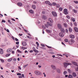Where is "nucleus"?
<instances>
[{"mask_svg":"<svg viewBox=\"0 0 78 78\" xmlns=\"http://www.w3.org/2000/svg\"><path fill=\"white\" fill-rule=\"evenodd\" d=\"M66 33H68V30L66 29Z\"/></svg>","mask_w":78,"mask_h":78,"instance_id":"62","label":"nucleus"},{"mask_svg":"<svg viewBox=\"0 0 78 78\" xmlns=\"http://www.w3.org/2000/svg\"><path fill=\"white\" fill-rule=\"evenodd\" d=\"M32 49H33L34 51H35L36 50V48L34 47H33L32 48Z\"/></svg>","mask_w":78,"mask_h":78,"instance_id":"52","label":"nucleus"},{"mask_svg":"<svg viewBox=\"0 0 78 78\" xmlns=\"http://www.w3.org/2000/svg\"><path fill=\"white\" fill-rule=\"evenodd\" d=\"M69 32H70V33H71V32H72V28L69 27Z\"/></svg>","mask_w":78,"mask_h":78,"instance_id":"27","label":"nucleus"},{"mask_svg":"<svg viewBox=\"0 0 78 78\" xmlns=\"http://www.w3.org/2000/svg\"><path fill=\"white\" fill-rule=\"evenodd\" d=\"M12 38L13 40H14V39H15V38L13 36H12Z\"/></svg>","mask_w":78,"mask_h":78,"instance_id":"60","label":"nucleus"},{"mask_svg":"<svg viewBox=\"0 0 78 78\" xmlns=\"http://www.w3.org/2000/svg\"><path fill=\"white\" fill-rule=\"evenodd\" d=\"M63 26L65 28H67V24L66 23H63Z\"/></svg>","mask_w":78,"mask_h":78,"instance_id":"14","label":"nucleus"},{"mask_svg":"<svg viewBox=\"0 0 78 78\" xmlns=\"http://www.w3.org/2000/svg\"><path fill=\"white\" fill-rule=\"evenodd\" d=\"M8 22H9L10 24L11 23V21L9 20H8Z\"/></svg>","mask_w":78,"mask_h":78,"instance_id":"54","label":"nucleus"},{"mask_svg":"<svg viewBox=\"0 0 78 78\" xmlns=\"http://www.w3.org/2000/svg\"><path fill=\"white\" fill-rule=\"evenodd\" d=\"M59 35L60 37H64V34H63L62 33H60Z\"/></svg>","mask_w":78,"mask_h":78,"instance_id":"12","label":"nucleus"},{"mask_svg":"<svg viewBox=\"0 0 78 78\" xmlns=\"http://www.w3.org/2000/svg\"><path fill=\"white\" fill-rule=\"evenodd\" d=\"M42 14H44L45 13V11H43L42 12Z\"/></svg>","mask_w":78,"mask_h":78,"instance_id":"58","label":"nucleus"},{"mask_svg":"<svg viewBox=\"0 0 78 78\" xmlns=\"http://www.w3.org/2000/svg\"><path fill=\"white\" fill-rule=\"evenodd\" d=\"M74 30L76 32H78V29L77 27H74Z\"/></svg>","mask_w":78,"mask_h":78,"instance_id":"17","label":"nucleus"},{"mask_svg":"<svg viewBox=\"0 0 78 78\" xmlns=\"http://www.w3.org/2000/svg\"><path fill=\"white\" fill-rule=\"evenodd\" d=\"M22 45L23 46H26L27 45V43L25 41H23V42L22 43Z\"/></svg>","mask_w":78,"mask_h":78,"instance_id":"9","label":"nucleus"},{"mask_svg":"<svg viewBox=\"0 0 78 78\" xmlns=\"http://www.w3.org/2000/svg\"><path fill=\"white\" fill-rule=\"evenodd\" d=\"M1 50L0 51V54L1 55L3 54V50L2 48L0 49Z\"/></svg>","mask_w":78,"mask_h":78,"instance_id":"10","label":"nucleus"},{"mask_svg":"<svg viewBox=\"0 0 78 78\" xmlns=\"http://www.w3.org/2000/svg\"><path fill=\"white\" fill-rule=\"evenodd\" d=\"M12 58H10L9 59H8L7 60V61L8 62H11V61H12Z\"/></svg>","mask_w":78,"mask_h":78,"instance_id":"21","label":"nucleus"},{"mask_svg":"<svg viewBox=\"0 0 78 78\" xmlns=\"http://www.w3.org/2000/svg\"><path fill=\"white\" fill-rule=\"evenodd\" d=\"M18 78H22V76H18Z\"/></svg>","mask_w":78,"mask_h":78,"instance_id":"61","label":"nucleus"},{"mask_svg":"<svg viewBox=\"0 0 78 78\" xmlns=\"http://www.w3.org/2000/svg\"><path fill=\"white\" fill-rule=\"evenodd\" d=\"M63 64L65 67H67V63L65 62Z\"/></svg>","mask_w":78,"mask_h":78,"instance_id":"15","label":"nucleus"},{"mask_svg":"<svg viewBox=\"0 0 78 78\" xmlns=\"http://www.w3.org/2000/svg\"><path fill=\"white\" fill-rule=\"evenodd\" d=\"M32 8L33 9H36V6L34 5H32Z\"/></svg>","mask_w":78,"mask_h":78,"instance_id":"28","label":"nucleus"},{"mask_svg":"<svg viewBox=\"0 0 78 78\" xmlns=\"http://www.w3.org/2000/svg\"><path fill=\"white\" fill-rule=\"evenodd\" d=\"M52 13L53 16H54L55 17L57 16V14L55 12H52Z\"/></svg>","mask_w":78,"mask_h":78,"instance_id":"6","label":"nucleus"},{"mask_svg":"<svg viewBox=\"0 0 78 78\" xmlns=\"http://www.w3.org/2000/svg\"><path fill=\"white\" fill-rule=\"evenodd\" d=\"M59 10L60 11H62V10L63 9L62 7H60L59 9Z\"/></svg>","mask_w":78,"mask_h":78,"instance_id":"29","label":"nucleus"},{"mask_svg":"<svg viewBox=\"0 0 78 78\" xmlns=\"http://www.w3.org/2000/svg\"><path fill=\"white\" fill-rule=\"evenodd\" d=\"M51 67L52 68V69H53L54 70H56V68L55 66H54V65H51Z\"/></svg>","mask_w":78,"mask_h":78,"instance_id":"11","label":"nucleus"},{"mask_svg":"<svg viewBox=\"0 0 78 78\" xmlns=\"http://www.w3.org/2000/svg\"><path fill=\"white\" fill-rule=\"evenodd\" d=\"M18 69L19 70H22V68L20 67V66H18Z\"/></svg>","mask_w":78,"mask_h":78,"instance_id":"49","label":"nucleus"},{"mask_svg":"<svg viewBox=\"0 0 78 78\" xmlns=\"http://www.w3.org/2000/svg\"><path fill=\"white\" fill-rule=\"evenodd\" d=\"M42 27L43 29H45V26H42Z\"/></svg>","mask_w":78,"mask_h":78,"instance_id":"59","label":"nucleus"},{"mask_svg":"<svg viewBox=\"0 0 78 78\" xmlns=\"http://www.w3.org/2000/svg\"><path fill=\"white\" fill-rule=\"evenodd\" d=\"M68 77L69 78H73V76L71 75H69L68 76Z\"/></svg>","mask_w":78,"mask_h":78,"instance_id":"34","label":"nucleus"},{"mask_svg":"<svg viewBox=\"0 0 78 78\" xmlns=\"http://www.w3.org/2000/svg\"><path fill=\"white\" fill-rule=\"evenodd\" d=\"M34 51L35 53H38V52H39V51L36 49Z\"/></svg>","mask_w":78,"mask_h":78,"instance_id":"44","label":"nucleus"},{"mask_svg":"<svg viewBox=\"0 0 78 78\" xmlns=\"http://www.w3.org/2000/svg\"><path fill=\"white\" fill-rule=\"evenodd\" d=\"M66 17L67 19H70V16H69V15L66 16Z\"/></svg>","mask_w":78,"mask_h":78,"instance_id":"41","label":"nucleus"},{"mask_svg":"<svg viewBox=\"0 0 78 78\" xmlns=\"http://www.w3.org/2000/svg\"><path fill=\"white\" fill-rule=\"evenodd\" d=\"M48 20L49 22H51V23H53V20H52L51 18H49Z\"/></svg>","mask_w":78,"mask_h":78,"instance_id":"23","label":"nucleus"},{"mask_svg":"<svg viewBox=\"0 0 78 78\" xmlns=\"http://www.w3.org/2000/svg\"><path fill=\"white\" fill-rule=\"evenodd\" d=\"M36 44L37 45V47H38L39 46V44L38 43V42H36Z\"/></svg>","mask_w":78,"mask_h":78,"instance_id":"38","label":"nucleus"},{"mask_svg":"<svg viewBox=\"0 0 78 78\" xmlns=\"http://www.w3.org/2000/svg\"><path fill=\"white\" fill-rule=\"evenodd\" d=\"M45 27H47V28H48V25H47V24H45Z\"/></svg>","mask_w":78,"mask_h":78,"instance_id":"53","label":"nucleus"},{"mask_svg":"<svg viewBox=\"0 0 78 78\" xmlns=\"http://www.w3.org/2000/svg\"><path fill=\"white\" fill-rule=\"evenodd\" d=\"M64 13L65 14L67 15L69 14V13L67 12V9H64Z\"/></svg>","mask_w":78,"mask_h":78,"instance_id":"4","label":"nucleus"},{"mask_svg":"<svg viewBox=\"0 0 78 78\" xmlns=\"http://www.w3.org/2000/svg\"><path fill=\"white\" fill-rule=\"evenodd\" d=\"M42 18L43 19H46L47 17L44 15H43L42 16Z\"/></svg>","mask_w":78,"mask_h":78,"instance_id":"25","label":"nucleus"},{"mask_svg":"<svg viewBox=\"0 0 78 78\" xmlns=\"http://www.w3.org/2000/svg\"><path fill=\"white\" fill-rule=\"evenodd\" d=\"M0 60L2 63H4L5 62V61L3 59L0 58Z\"/></svg>","mask_w":78,"mask_h":78,"instance_id":"31","label":"nucleus"},{"mask_svg":"<svg viewBox=\"0 0 78 78\" xmlns=\"http://www.w3.org/2000/svg\"><path fill=\"white\" fill-rule=\"evenodd\" d=\"M60 29H61V32H62V33H64V32H65V30H64V29L62 28Z\"/></svg>","mask_w":78,"mask_h":78,"instance_id":"16","label":"nucleus"},{"mask_svg":"<svg viewBox=\"0 0 78 78\" xmlns=\"http://www.w3.org/2000/svg\"><path fill=\"white\" fill-rule=\"evenodd\" d=\"M28 64H27L26 65H24L23 66V68H25L27 66H28Z\"/></svg>","mask_w":78,"mask_h":78,"instance_id":"37","label":"nucleus"},{"mask_svg":"<svg viewBox=\"0 0 78 78\" xmlns=\"http://www.w3.org/2000/svg\"><path fill=\"white\" fill-rule=\"evenodd\" d=\"M10 55V54H8L5 55V56L6 57H8V56H9Z\"/></svg>","mask_w":78,"mask_h":78,"instance_id":"35","label":"nucleus"},{"mask_svg":"<svg viewBox=\"0 0 78 78\" xmlns=\"http://www.w3.org/2000/svg\"><path fill=\"white\" fill-rule=\"evenodd\" d=\"M47 24L48 25H49V26H50V27H51V26H52V24H51V23H49L48 22L47 23Z\"/></svg>","mask_w":78,"mask_h":78,"instance_id":"22","label":"nucleus"},{"mask_svg":"<svg viewBox=\"0 0 78 78\" xmlns=\"http://www.w3.org/2000/svg\"><path fill=\"white\" fill-rule=\"evenodd\" d=\"M70 38H71V39H73L75 38V36L73 35H71L70 36Z\"/></svg>","mask_w":78,"mask_h":78,"instance_id":"19","label":"nucleus"},{"mask_svg":"<svg viewBox=\"0 0 78 78\" xmlns=\"http://www.w3.org/2000/svg\"><path fill=\"white\" fill-rule=\"evenodd\" d=\"M67 72L66 71H64L63 72V74L64 75H67Z\"/></svg>","mask_w":78,"mask_h":78,"instance_id":"33","label":"nucleus"},{"mask_svg":"<svg viewBox=\"0 0 78 78\" xmlns=\"http://www.w3.org/2000/svg\"><path fill=\"white\" fill-rule=\"evenodd\" d=\"M46 31H47V32H48V33H50L51 31L50 30H46Z\"/></svg>","mask_w":78,"mask_h":78,"instance_id":"40","label":"nucleus"},{"mask_svg":"<svg viewBox=\"0 0 78 78\" xmlns=\"http://www.w3.org/2000/svg\"><path fill=\"white\" fill-rule=\"evenodd\" d=\"M74 3H76V4L78 3V2L76 1H74Z\"/></svg>","mask_w":78,"mask_h":78,"instance_id":"46","label":"nucleus"},{"mask_svg":"<svg viewBox=\"0 0 78 78\" xmlns=\"http://www.w3.org/2000/svg\"><path fill=\"white\" fill-rule=\"evenodd\" d=\"M29 12H30V13H31V14H33V13L34 12H33V11L32 10H29Z\"/></svg>","mask_w":78,"mask_h":78,"instance_id":"30","label":"nucleus"},{"mask_svg":"<svg viewBox=\"0 0 78 78\" xmlns=\"http://www.w3.org/2000/svg\"><path fill=\"white\" fill-rule=\"evenodd\" d=\"M71 20H72L73 22H75V18H72L71 19Z\"/></svg>","mask_w":78,"mask_h":78,"instance_id":"36","label":"nucleus"},{"mask_svg":"<svg viewBox=\"0 0 78 78\" xmlns=\"http://www.w3.org/2000/svg\"><path fill=\"white\" fill-rule=\"evenodd\" d=\"M56 71L57 73H61V70H60V69H59V68H57L56 69Z\"/></svg>","mask_w":78,"mask_h":78,"instance_id":"7","label":"nucleus"},{"mask_svg":"<svg viewBox=\"0 0 78 78\" xmlns=\"http://www.w3.org/2000/svg\"><path fill=\"white\" fill-rule=\"evenodd\" d=\"M45 3L46 4H48L50 6H52V4L50 3V2L47 1L45 2Z\"/></svg>","mask_w":78,"mask_h":78,"instance_id":"5","label":"nucleus"},{"mask_svg":"<svg viewBox=\"0 0 78 78\" xmlns=\"http://www.w3.org/2000/svg\"><path fill=\"white\" fill-rule=\"evenodd\" d=\"M17 5L19 6H21L22 5V4L20 2H19L17 3Z\"/></svg>","mask_w":78,"mask_h":78,"instance_id":"20","label":"nucleus"},{"mask_svg":"<svg viewBox=\"0 0 78 78\" xmlns=\"http://www.w3.org/2000/svg\"><path fill=\"white\" fill-rule=\"evenodd\" d=\"M53 5H54V6H55V5H56V3L55 2H53L52 4Z\"/></svg>","mask_w":78,"mask_h":78,"instance_id":"45","label":"nucleus"},{"mask_svg":"<svg viewBox=\"0 0 78 78\" xmlns=\"http://www.w3.org/2000/svg\"><path fill=\"white\" fill-rule=\"evenodd\" d=\"M13 61H16V58H14L13 59Z\"/></svg>","mask_w":78,"mask_h":78,"instance_id":"63","label":"nucleus"},{"mask_svg":"<svg viewBox=\"0 0 78 78\" xmlns=\"http://www.w3.org/2000/svg\"><path fill=\"white\" fill-rule=\"evenodd\" d=\"M56 6L57 8H59L60 7V5H59V4H57L56 5Z\"/></svg>","mask_w":78,"mask_h":78,"instance_id":"32","label":"nucleus"},{"mask_svg":"<svg viewBox=\"0 0 78 78\" xmlns=\"http://www.w3.org/2000/svg\"><path fill=\"white\" fill-rule=\"evenodd\" d=\"M59 29H61L62 28V26L60 24H58L57 25Z\"/></svg>","mask_w":78,"mask_h":78,"instance_id":"8","label":"nucleus"},{"mask_svg":"<svg viewBox=\"0 0 78 78\" xmlns=\"http://www.w3.org/2000/svg\"><path fill=\"white\" fill-rule=\"evenodd\" d=\"M17 75H21L22 74L21 73H18L17 74Z\"/></svg>","mask_w":78,"mask_h":78,"instance_id":"51","label":"nucleus"},{"mask_svg":"<svg viewBox=\"0 0 78 78\" xmlns=\"http://www.w3.org/2000/svg\"><path fill=\"white\" fill-rule=\"evenodd\" d=\"M11 20H12L13 21H16V20L13 18Z\"/></svg>","mask_w":78,"mask_h":78,"instance_id":"64","label":"nucleus"},{"mask_svg":"<svg viewBox=\"0 0 78 78\" xmlns=\"http://www.w3.org/2000/svg\"><path fill=\"white\" fill-rule=\"evenodd\" d=\"M15 40L16 41H19V39H17V38H15Z\"/></svg>","mask_w":78,"mask_h":78,"instance_id":"57","label":"nucleus"},{"mask_svg":"<svg viewBox=\"0 0 78 78\" xmlns=\"http://www.w3.org/2000/svg\"><path fill=\"white\" fill-rule=\"evenodd\" d=\"M75 42V41L73 39H71L70 41H69V43L70 45H72L73 44V43Z\"/></svg>","mask_w":78,"mask_h":78,"instance_id":"3","label":"nucleus"},{"mask_svg":"<svg viewBox=\"0 0 78 78\" xmlns=\"http://www.w3.org/2000/svg\"><path fill=\"white\" fill-rule=\"evenodd\" d=\"M2 22H4V23H5V21L3 20H2Z\"/></svg>","mask_w":78,"mask_h":78,"instance_id":"55","label":"nucleus"},{"mask_svg":"<svg viewBox=\"0 0 78 78\" xmlns=\"http://www.w3.org/2000/svg\"><path fill=\"white\" fill-rule=\"evenodd\" d=\"M5 66L7 67H10V65L9 63H7L5 65Z\"/></svg>","mask_w":78,"mask_h":78,"instance_id":"24","label":"nucleus"},{"mask_svg":"<svg viewBox=\"0 0 78 78\" xmlns=\"http://www.w3.org/2000/svg\"><path fill=\"white\" fill-rule=\"evenodd\" d=\"M70 25L71 27H72V26H73V24H72V23H70Z\"/></svg>","mask_w":78,"mask_h":78,"instance_id":"56","label":"nucleus"},{"mask_svg":"<svg viewBox=\"0 0 78 78\" xmlns=\"http://www.w3.org/2000/svg\"><path fill=\"white\" fill-rule=\"evenodd\" d=\"M74 24L75 25V26H76L77 25V24L76 23V22L74 23Z\"/></svg>","mask_w":78,"mask_h":78,"instance_id":"47","label":"nucleus"},{"mask_svg":"<svg viewBox=\"0 0 78 78\" xmlns=\"http://www.w3.org/2000/svg\"><path fill=\"white\" fill-rule=\"evenodd\" d=\"M73 11L75 13H76V12H77L76 10H75V9H73Z\"/></svg>","mask_w":78,"mask_h":78,"instance_id":"39","label":"nucleus"},{"mask_svg":"<svg viewBox=\"0 0 78 78\" xmlns=\"http://www.w3.org/2000/svg\"><path fill=\"white\" fill-rule=\"evenodd\" d=\"M73 76H74V77H76V73L75 72H73Z\"/></svg>","mask_w":78,"mask_h":78,"instance_id":"18","label":"nucleus"},{"mask_svg":"<svg viewBox=\"0 0 78 78\" xmlns=\"http://www.w3.org/2000/svg\"><path fill=\"white\" fill-rule=\"evenodd\" d=\"M34 73L37 75H42L41 72L38 71H35Z\"/></svg>","mask_w":78,"mask_h":78,"instance_id":"2","label":"nucleus"},{"mask_svg":"<svg viewBox=\"0 0 78 78\" xmlns=\"http://www.w3.org/2000/svg\"><path fill=\"white\" fill-rule=\"evenodd\" d=\"M21 49H22V50H25V49H27V47H21Z\"/></svg>","mask_w":78,"mask_h":78,"instance_id":"26","label":"nucleus"},{"mask_svg":"<svg viewBox=\"0 0 78 78\" xmlns=\"http://www.w3.org/2000/svg\"><path fill=\"white\" fill-rule=\"evenodd\" d=\"M43 74L44 75V77H46V74H45V73H43Z\"/></svg>","mask_w":78,"mask_h":78,"instance_id":"42","label":"nucleus"},{"mask_svg":"<svg viewBox=\"0 0 78 78\" xmlns=\"http://www.w3.org/2000/svg\"><path fill=\"white\" fill-rule=\"evenodd\" d=\"M7 52H8V53H9L10 52H11L12 51V49L11 48H9L7 50Z\"/></svg>","mask_w":78,"mask_h":78,"instance_id":"13","label":"nucleus"},{"mask_svg":"<svg viewBox=\"0 0 78 78\" xmlns=\"http://www.w3.org/2000/svg\"><path fill=\"white\" fill-rule=\"evenodd\" d=\"M67 65H68V66H70V65H72V64L70 63H67Z\"/></svg>","mask_w":78,"mask_h":78,"instance_id":"48","label":"nucleus"},{"mask_svg":"<svg viewBox=\"0 0 78 78\" xmlns=\"http://www.w3.org/2000/svg\"><path fill=\"white\" fill-rule=\"evenodd\" d=\"M65 42H68V39H65Z\"/></svg>","mask_w":78,"mask_h":78,"instance_id":"50","label":"nucleus"},{"mask_svg":"<svg viewBox=\"0 0 78 78\" xmlns=\"http://www.w3.org/2000/svg\"><path fill=\"white\" fill-rule=\"evenodd\" d=\"M72 64L74 65V66H77V67L75 68V71L76 72H78V65L77 64V63L76 62H74V61H72Z\"/></svg>","mask_w":78,"mask_h":78,"instance_id":"1","label":"nucleus"},{"mask_svg":"<svg viewBox=\"0 0 78 78\" xmlns=\"http://www.w3.org/2000/svg\"><path fill=\"white\" fill-rule=\"evenodd\" d=\"M17 51H18V52L19 53H22V51H20V50H19V49H18L17 50Z\"/></svg>","mask_w":78,"mask_h":78,"instance_id":"43","label":"nucleus"}]
</instances>
